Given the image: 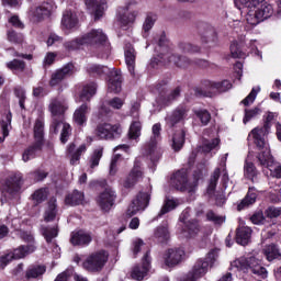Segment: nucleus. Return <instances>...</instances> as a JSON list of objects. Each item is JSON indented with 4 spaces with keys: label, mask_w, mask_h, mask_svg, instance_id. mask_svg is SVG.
I'll use <instances>...</instances> for the list:
<instances>
[{
    "label": "nucleus",
    "mask_w": 281,
    "mask_h": 281,
    "mask_svg": "<svg viewBox=\"0 0 281 281\" xmlns=\"http://www.w3.org/2000/svg\"><path fill=\"white\" fill-rule=\"evenodd\" d=\"M199 34L203 45H216L218 42V33H216V29L209 24H201L199 26Z\"/></svg>",
    "instance_id": "18"
},
{
    "label": "nucleus",
    "mask_w": 281,
    "mask_h": 281,
    "mask_svg": "<svg viewBox=\"0 0 281 281\" xmlns=\"http://www.w3.org/2000/svg\"><path fill=\"white\" fill-rule=\"evenodd\" d=\"M268 218H278L281 216V207L270 206L265 211Z\"/></svg>",
    "instance_id": "64"
},
{
    "label": "nucleus",
    "mask_w": 281,
    "mask_h": 281,
    "mask_svg": "<svg viewBox=\"0 0 281 281\" xmlns=\"http://www.w3.org/2000/svg\"><path fill=\"white\" fill-rule=\"evenodd\" d=\"M87 153V145L82 144L80 147L76 149V144L71 143L67 147V155L70 156V164L71 166H76L78 161H80V157L82 154Z\"/></svg>",
    "instance_id": "28"
},
{
    "label": "nucleus",
    "mask_w": 281,
    "mask_h": 281,
    "mask_svg": "<svg viewBox=\"0 0 281 281\" xmlns=\"http://www.w3.org/2000/svg\"><path fill=\"white\" fill-rule=\"evenodd\" d=\"M150 203V191H140L138 194L132 200L131 204L127 207L126 216L131 218L135 216L137 212H144L146 207H148Z\"/></svg>",
    "instance_id": "10"
},
{
    "label": "nucleus",
    "mask_w": 281,
    "mask_h": 281,
    "mask_svg": "<svg viewBox=\"0 0 281 281\" xmlns=\"http://www.w3.org/2000/svg\"><path fill=\"white\" fill-rule=\"evenodd\" d=\"M262 133V130H258V127H255L249 135H252L255 144L258 150H260V153L257 155L259 166H262L263 168H269V164H271L272 161L271 150L269 149V146H267V142H265Z\"/></svg>",
    "instance_id": "3"
},
{
    "label": "nucleus",
    "mask_w": 281,
    "mask_h": 281,
    "mask_svg": "<svg viewBox=\"0 0 281 281\" xmlns=\"http://www.w3.org/2000/svg\"><path fill=\"white\" fill-rule=\"evenodd\" d=\"M91 240H93V237L85 231L74 232L70 236V243L75 247H87L91 244Z\"/></svg>",
    "instance_id": "23"
},
{
    "label": "nucleus",
    "mask_w": 281,
    "mask_h": 281,
    "mask_svg": "<svg viewBox=\"0 0 281 281\" xmlns=\"http://www.w3.org/2000/svg\"><path fill=\"white\" fill-rule=\"evenodd\" d=\"M80 45H92L98 49V58H109L111 49L109 44H106V35L102 30H91L89 33L85 34L82 37L72 40L65 43L66 49H78Z\"/></svg>",
    "instance_id": "1"
},
{
    "label": "nucleus",
    "mask_w": 281,
    "mask_h": 281,
    "mask_svg": "<svg viewBox=\"0 0 281 281\" xmlns=\"http://www.w3.org/2000/svg\"><path fill=\"white\" fill-rule=\"evenodd\" d=\"M60 128V142L61 144H67L71 135V125L65 122V116H52V122L49 126L50 135H58Z\"/></svg>",
    "instance_id": "8"
},
{
    "label": "nucleus",
    "mask_w": 281,
    "mask_h": 281,
    "mask_svg": "<svg viewBox=\"0 0 281 281\" xmlns=\"http://www.w3.org/2000/svg\"><path fill=\"white\" fill-rule=\"evenodd\" d=\"M153 136L146 147L147 155H149L151 161H157L161 157V151L157 149V139H159L161 135V124L156 123L153 125Z\"/></svg>",
    "instance_id": "16"
},
{
    "label": "nucleus",
    "mask_w": 281,
    "mask_h": 281,
    "mask_svg": "<svg viewBox=\"0 0 281 281\" xmlns=\"http://www.w3.org/2000/svg\"><path fill=\"white\" fill-rule=\"evenodd\" d=\"M125 63L132 76H135V48L131 45L125 48Z\"/></svg>",
    "instance_id": "40"
},
{
    "label": "nucleus",
    "mask_w": 281,
    "mask_h": 281,
    "mask_svg": "<svg viewBox=\"0 0 281 281\" xmlns=\"http://www.w3.org/2000/svg\"><path fill=\"white\" fill-rule=\"evenodd\" d=\"M186 229H187V235H184L187 238L192 236H196L199 232H201V224H199V221L196 220H190L186 222Z\"/></svg>",
    "instance_id": "46"
},
{
    "label": "nucleus",
    "mask_w": 281,
    "mask_h": 281,
    "mask_svg": "<svg viewBox=\"0 0 281 281\" xmlns=\"http://www.w3.org/2000/svg\"><path fill=\"white\" fill-rule=\"evenodd\" d=\"M170 184L180 192H188L189 194L196 192V182L188 181V171L186 169L176 171L171 176Z\"/></svg>",
    "instance_id": "6"
},
{
    "label": "nucleus",
    "mask_w": 281,
    "mask_h": 281,
    "mask_svg": "<svg viewBox=\"0 0 281 281\" xmlns=\"http://www.w3.org/2000/svg\"><path fill=\"white\" fill-rule=\"evenodd\" d=\"M186 251L181 248H170L165 252V265L167 267H177L181 260H183Z\"/></svg>",
    "instance_id": "21"
},
{
    "label": "nucleus",
    "mask_w": 281,
    "mask_h": 281,
    "mask_svg": "<svg viewBox=\"0 0 281 281\" xmlns=\"http://www.w3.org/2000/svg\"><path fill=\"white\" fill-rule=\"evenodd\" d=\"M47 271V267L41 265H32L26 271L24 278L26 280H36V278H42Z\"/></svg>",
    "instance_id": "34"
},
{
    "label": "nucleus",
    "mask_w": 281,
    "mask_h": 281,
    "mask_svg": "<svg viewBox=\"0 0 281 281\" xmlns=\"http://www.w3.org/2000/svg\"><path fill=\"white\" fill-rule=\"evenodd\" d=\"M154 239L156 243H168L170 239V233L168 232V227L166 226H158L154 231Z\"/></svg>",
    "instance_id": "44"
},
{
    "label": "nucleus",
    "mask_w": 281,
    "mask_h": 281,
    "mask_svg": "<svg viewBox=\"0 0 281 281\" xmlns=\"http://www.w3.org/2000/svg\"><path fill=\"white\" fill-rule=\"evenodd\" d=\"M41 234L46 243H52L58 236V224L54 226H41Z\"/></svg>",
    "instance_id": "43"
},
{
    "label": "nucleus",
    "mask_w": 281,
    "mask_h": 281,
    "mask_svg": "<svg viewBox=\"0 0 281 281\" xmlns=\"http://www.w3.org/2000/svg\"><path fill=\"white\" fill-rule=\"evenodd\" d=\"M177 205H179L177 203L176 200H170L167 199L160 210V212L158 213V215L156 217H154L153 221H158L159 218H161V216H164L165 214H168V212H172V210H175L177 207Z\"/></svg>",
    "instance_id": "48"
},
{
    "label": "nucleus",
    "mask_w": 281,
    "mask_h": 281,
    "mask_svg": "<svg viewBox=\"0 0 281 281\" xmlns=\"http://www.w3.org/2000/svg\"><path fill=\"white\" fill-rule=\"evenodd\" d=\"M106 262H109V254L105 250H100L89 255L81 263V267L89 273H100Z\"/></svg>",
    "instance_id": "5"
},
{
    "label": "nucleus",
    "mask_w": 281,
    "mask_h": 281,
    "mask_svg": "<svg viewBox=\"0 0 281 281\" xmlns=\"http://www.w3.org/2000/svg\"><path fill=\"white\" fill-rule=\"evenodd\" d=\"M128 7L119 8L117 21L120 22L121 27H128L135 23V18L137 16L136 12L127 13Z\"/></svg>",
    "instance_id": "27"
},
{
    "label": "nucleus",
    "mask_w": 281,
    "mask_h": 281,
    "mask_svg": "<svg viewBox=\"0 0 281 281\" xmlns=\"http://www.w3.org/2000/svg\"><path fill=\"white\" fill-rule=\"evenodd\" d=\"M231 54L233 58H247V54L240 50V48L238 47V43L236 42H233V44H231Z\"/></svg>",
    "instance_id": "63"
},
{
    "label": "nucleus",
    "mask_w": 281,
    "mask_h": 281,
    "mask_svg": "<svg viewBox=\"0 0 281 281\" xmlns=\"http://www.w3.org/2000/svg\"><path fill=\"white\" fill-rule=\"evenodd\" d=\"M103 153H104V148L102 147L94 149L89 161L90 168H98V166H100V160L102 159Z\"/></svg>",
    "instance_id": "54"
},
{
    "label": "nucleus",
    "mask_w": 281,
    "mask_h": 281,
    "mask_svg": "<svg viewBox=\"0 0 281 281\" xmlns=\"http://www.w3.org/2000/svg\"><path fill=\"white\" fill-rule=\"evenodd\" d=\"M218 144H221V139L218 138H213L211 140L205 139L202 143L201 150L202 153H212V150H214Z\"/></svg>",
    "instance_id": "57"
},
{
    "label": "nucleus",
    "mask_w": 281,
    "mask_h": 281,
    "mask_svg": "<svg viewBox=\"0 0 281 281\" xmlns=\"http://www.w3.org/2000/svg\"><path fill=\"white\" fill-rule=\"evenodd\" d=\"M97 91L98 85H95V82L85 85L79 93V97L76 99V102H91V98L95 95Z\"/></svg>",
    "instance_id": "25"
},
{
    "label": "nucleus",
    "mask_w": 281,
    "mask_h": 281,
    "mask_svg": "<svg viewBox=\"0 0 281 281\" xmlns=\"http://www.w3.org/2000/svg\"><path fill=\"white\" fill-rule=\"evenodd\" d=\"M178 47L183 54H201V46L190 42H180Z\"/></svg>",
    "instance_id": "45"
},
{
    "label": "nucleus",
    "mask_w": 281,
    "mask_h": 281,
    "mask_svg": "<svg viewBox=\"0 0 281 281\" xmlns=\"http://www.w3.org/2000/svg\"><path fill=\"white\" fill-rule=\"evenodd\" d=\"M140 135H142V122L133 121L128 131L130 139H138Z\"/></svg>",
    "instance_id": "52"
},
{
    "label": "nucleus",
    "mask_w": 281,
    "mask_h": 281,
    "mask_svg": "<svg viewBox=\"0 0 281 281\" xmlns=\"http://www.w3.org/2000/svg\"><path fill=\"white\" fill-rule=\"evenodd\" d=\"M43 150V143L34 142L33 145L29 146L22 154L23 161L27 162L30 159H34L36 157V153H41Z\"/></svg>",
    "instance_id": "39"
},
{
    "label": "nucleus",
    "mask_w": 281,
    "mask_h": 281,
    "mask_svg": "<svg viewBox=\"0 0 281 281\" xmlns=\"http://www.w3.org/2000/svg\"><path fill=\"white\" fill-rule=\"evenodd\" d=\"M108 89L110 93H120V91H122V75L120 74V71H111L108 82Z\"/></svg>",
    "instance_id": "29"
},
{
    "label": "nucleus",
    "mask_w": 281,
    "mask_h": 281,
    "mask_svg": "<svg viewBox=\"0 0 281 281\" xmlns=\"http://www.w3.org/2000/svg\"><path fill=\"white\" fill-rule=\"evenodd\" d=\"M7 67L8 69H10L11 71H25V61L23 60H19V59H13L9 63H7Z\"/></svg>",
    "instance_id": "61"
},
{
    "label": "nucleus",
    "mask_w": 281,
    "mask_h": 281,
    "mask_svg": "<svg viewBox=\"0 0 281 281\" xmlns=\"http://www.w3.org/2000/svg\"><path fill=\"white\" fill-rule=\"evenodd\" d=\"M246 21L249 25H258V23H262V20L258 16L256 11H247Z\"/></svg>",
    "instance_id": "62"
},
{
    "label": "nucleus",
    "mask_w": 281,
    "mask_h": 281,
    "mask_svg": "<svg viewBox=\"0 0 281 281\" xmlns=\"http://www.w3.org/2000/svg\"><path fill=\"white\" fill-rule=\"evenodd\" d=\"M204 87L210 91H218V93H225V91H229L232 89V82L228 80H223L221 82H214L206 80L204 81Z\"/></svg>",
    "instance_id": "32"
},
{
    "label": "nucleus",
    "mask_w": 281,
    "mask_h": 281,
    "mask_svg": "<svg viewBox=\"0 0 281 281\" xmlns=\"http://www.w3.org/2000/svg\"><path fill=\"white\" fill-rule=\"evenodd\" d=\"M193 113L196 115L203 126H207L210 124L212 114H210L207 110H194Z\"/></svg>",
    "instance_id": "56"
},
{
    "label": "nucleus",
    "mask_w": 281,
    "mask_h": 281,
    "mask_svg": "<svg viewBox=\"0 0 281 281\" xmlns=\"http://www.w3.org/2000/svg\"><path fill=\"white\" fill-rule=\"evenodd\" d=\"M87 113H89V105L83 103L75 111L74 122L78 124V126H85L87 123Z\"/></svg>",
    "instance_id": "38"
},
{
    "label": "nucleus",
    "mask_w": 281,
    "mask_h": 281,
    "mask_svg": "<svg viewBox=\"0 0 281 281\" xmlns=\"http://www.w3.org/2000/svg\"><path fill=\"white\" fill-rule=\"evenodd\" d=\"M36 251V246L34 244L30 245H22L18 248H15L12 252L11 256L13 260H21V258H25V256H30V254H34Z\"/></svg>",
    "instance_id": "33"
},
{
    "label": "nucleus",
    "mask_w": 281,
    "mask_h": 281,
    "mask_svg": "<svg viewBox=\"0 0 281 281\" xmlns=\"http://www.w3.org/2000/svg\"><path fill=\"white\" fill-rule=\"evenodd\" d=\"M31 12L34 21L41 23V21L49 19V15L52 14V5L49 3H44L31 10Z\"/></svg>",
    "instance_id": "26"
},
{
    "label": "nucleus",
    "mask_w": 281,
    "mask_h": 281,
    "mask_svg": "<svg viewBox=\"0 0 281 281\" xmlns=\"http://www.w3.org/2000/svg\"><path fill=\"white\" fill-rule=\"evenodd\" d=\"M61 25L66 30H76L78 27V16L71 11H65L61 18Z\"/></svg>",
    "instance_id": "35"
},
{
    "label": "nucleus",
    "mask_w": 281,
    "mask_h": 281,
    "mask_svg": "<svg viewBox=\"0 0 281 281\" xmlns=\"http://www.w3.org/2000/svg\"><path fill=\"white\" fill-rule=\"evenodd\" d=\"M218 179H221V168H216L210 179L209 187L206 189L207 195L212 199V196H215V205L218 207H223L225 205V202L227 199L225 198V193L223 192H216V186L218 184Z\"/></svg>",
    "instance_id": "13"
},
{
    "label": "nucleus",
    "mask_w": 281,
    "mask_h": 281,
    "mask_svg": "<svg viewBox=\"0 0 281 281\" xmlns=\"http://www.w3.org/2000/svg\"><path fill=\"white\" fill-rule=\"evenodd\" d=\"M166 58H168V63H172L176 67H179L180 69H188V67H192V65H194V60L183 55L168 53Z\"/></svg>",
    "instance_id": "24"
},
{
    "label": "nucleus",
    "mask_w": 281,
    "mask_h": 281,
    "mask_svg": "<svg viewBox=\"0 0 281 281\" xmlns=\"http://www.w3.org/2000/svg\"><path fill=\"white\" fill-rule=\"evenodd\" d=\"M244 172L245 177H247V179H250L252 183H256V181H258V170L256 169L254 162L246 161L244 166Z\"/></svg>",
    "instance_id": "47"
},
{
    "label": "nucleus",
    "mask_w": 281,
    "mask_h": 281,
    "mask_svg": "<svg viewBox=\"0 0 281 281\" xmlns=\"http://www.w3.org/2000/svg\"><path fill=\"white\" fill-rule=\"evenodd\" d=\"M206 221L213 223V225H217L218 227H221V225L225 223L226 217L224 215H218L216 212L212 210H209L206 212Z\"/></svg>",
    "instance_id": "49"
},
{
    "label": "nucleus",
    "mask_w": 281,
    "mask_h": 281,
    "mask_svg": "<svg viewBox=\"0 0 281 281\" xmlns=\"http://www.w3.org/2000/svg\"><path fill=\"white\" fill-rule=\"evenodd\" d=\"M166 89H168V81L161 80L156 85V90L158 91L159 95L156 100L159 106L166 108L170 106L175 100H177L181 95V88L177 87L173 91L169 94H166Z\"/></svg>",
    "instance_id": "7"
},
{
    "label": "nucleus",
    "mask_w": 281,
    "mask_h": 281,
    "mask_svg": "<svg viewBox=\"0 0 281 281\" xmlns=\"http://www.w3.org/2000/svg\"><path fill=\"white\" fill-rule=\"evenodd\" d=\"M13 93H14L15 98L19 99L20 108L25 109V100L27 99V97L25 95V89H23V87H21V86H16L13 89Z\"/></svg>",
    "instance_id": "59"
},
{
    "label": "nucleus",
    "mask_w": 281,
    "mask_h": 281,
    "mask_svg": "<svg viewBox=\"0 0 281 281\" xmlns=\"http://www.w3.org/2000/svg\"><path fill=\"white\" fill-rule=\"evenodd\" d=\"M83 201H85V193L78 190H75L72 193H69L65 198L66 205H71V206L82 205Z\"/></svg>",
    "instance_id": "41"
},
{
    "label": "nucleus",
    "mask_w": 281,
    "mask_h": 281,
    "mask_svg": "<svg viewBox=\"0 0 281 281\" xmlns=\"http://www.w3.org/2000/svg\"><path fill=\"white\" fill-rule=\"evenodd\" d=\"M235 5L240 10V8H247L251 10V8H257L255 12L261 19V21H266V19H271L273 16V7L265 2V0H235Z\"/></svg>",
    "instance_id": "4"
},
{
    "label": "nucleus",
    "mask_w": 281,
    "mask_h": 281,
    "mask_svg": "<svg viewBox=\"0 0 281 281\" xmlns=\"http://www.w3.org/2000/svg\"><path fill=\"white\" fill-rule=\"evenodd\" d=\"M168 54H159L157 57H153L150 59V67H153V69H157V67L161 66V65H168Z\"/></svg>",
    "instance_id": "58"
},
{
    "label": "nucleus",
    "mask_w": 281,
    "mask_h": 281,
    "mask_svg": "<svg viewBox=\"0 0 281 281\" xmlns=\"http://www.w3.org/2000/svg\"><path fill=\"white\" fill-rule=\"evenodd\" d=\"M95 135L99 139H119L122 137V126L100 123L95 128Z\"/></svg>",
    "instance_id": "14"
},
{
    "label": "nucleus",
    "mask_w": 281,
    "mask_h": 281,
    "mask_svg": "<svg viewBox=\"0 0 281 281\" xmlns=\"http://www.w3.org/2000/svg\"><path fill=\"white\" fill-rule=\"evenodd\" d=\"M90 76H106L109 74V67L93 64L88 68Z\"/></svg>",
    "instance_id": "53"
},
{
    "label": "nucleus",
    "mask_w": 281,
    "mask_h": 281,
    "mask_svg": "<svg viewBox=\"0 0 281 281\" xmlns=\"http://www.w3.org/2000/svg\"><path fill=\"white\" fill-rule=\"evenodd\" d=\"M21 175H15L13 177H10L7 179L4 186L1 189L2 196L1 203H8V201H12L13 196H16L19 194V191L21 190V181H22Z\"/></svg>",
    "instance_id": "9"
},
{
    "label": "nucleus",
    "mask_w": 281,
    "mask_h": 281,
    "mask_svg": "<svg viewBox=\"0 0 281 281\" xmlns=\"http://www.w3.org/2000/svg\"><path fill=\"white\" fill-rule=\"evenodd\" d=\"M33 133L35 142H37L38 144H44L45 123L41 119H37L35 121Z\"/></svg>",
    "instance_id": "42"
},
{
    "label": "nucleus",
    "mask_w": 281,
    "mask_h": 281,
    "mask_svg": "<svg viewBox=\"0 0 281 281\" xmlns=\"http://www.w3.org/2000/svg\"><path fill=\"white\" fill-rule=\"evenodd\" d=\"M144 179V168L142 167V160L136 158L133 168L130 170L128 175L123 180V188L131 190Z\"/></svg>",
    "instance_id": "12"
},
{
    "label": "nucleus",
    "mask_w": 281,
    "mask_h": 281,
    "mask_svg": "<svg viewBox=\"0 0 281 281\" xmlns=\"http://www.w3.org/2000/svg\"><path fill=\"white\" fill-rule=\"evenodd\" d=\"M150 262H153V258L150 257V250H147L142 259V266H135L132 270L133 280H144L148 276V271H150Z\"/></svg>",
    "instance_id": "17"
},
{
    "label": "nucleus",
    "mask_w": 281,
    "mask_h": 281,
    "mask_svg": "<svg viewBox=\"0 0 281 281\" xmlns=\"http://www.w3.org/2000/svg\"><path fill=\"white\" fill-rule=\"evenodd\" d=\"M71 74H74V64H67L61 69L56 70L50 77V87H57V85H60Z\"/></svg>",
    "instance_id": "22"
},
{
    "label": "nucleus",
    "mask_w": 281,
    "mask_h": 281,
    "mask_svg": "<svg viewBox=\"0 0 281 281\" xmlns=\"http://www.w3.org/2000/svg\"><path fill=\"white\" fill-rule=\"evenodd\" d=\"M57 214H58V207L56 205V198H52L48 201L47 207L44 212L45 223H52V221H56Z\"/></svg>",
    "instance_id": "37"
},
{
    "label": "nucleus",
    "mask_w": 281,
    "mask_h": 281,
    "mask_svg": "<svg viewBox=\"0 0 281 281\" xmlns=\"http://www.w3.org/2000/svg\"><path fill=\"white\" fill-rule=\"evenodd\" d=\"M100 186L104 188V190L99 194L97 203L103 212H109L115 204V191L106 184V180L100 182Z\"/></svg>",
    "instance_id": "11"
},
{
    "label": "nucleus",
    "mask_w": 281,
    "mask_h": 281,
    "mask_svg": "<svg viewBox=\"0 0 281 281\" xmlns=\"http://www.w3.org/2000/svg\"><path fill=\"white\" fill-rule=\"evenodd\" d=\"M48 192L47 189H38L32 194L33 205H41L44 201H47Z\"/></svg>",
    "instance_id": "51"
},
{
    "label": "nucleus",
    "mask_w": 281,
    "mask_h": 281,
    "mask_svg": "<svg viewBox=\"0 0 281 281\" xmlns=\"http://www.w3.org/2000/svg\"><path fill=\"white\" fill-rule=\"evenodd\" d=\"M262 113V110L260 108H254V109H245V115H244V124H247V122H251V120L258 117Z\"/></svg>",
    "instance_id": "60"
},
{
    "label": "nucleus",
    "mask_w": 281,
    "mask_h": 281,
    "mask_svg": "<svg viewBox=\"0 0 281 281\" xmlns=\"http://www.w3.org/2000/svg\"><path fill=\"white\" fill-rule=\"evenodd\" d=\"M232 267H236L239 271H251L255 276H258L259 278H267L268 272L267 268L262 267L260 265V260L256 257H241L239 259H236L232 262Z\"/></svg>",
    "instance_id": "2"
},
{
    "label": "nucleus",
    "mask_w": 281,
    "mask_h": 281,
    "mask_svg": "<svg viewBox=\"0 0 281 281\" xmlns=\"http://www.w3.org/2000/svg\"><path fill=\"white\" fill-rule=\"evenodd\" d=\"M262 254L268 262H273V260H281L280 248L276 244L266 245L262 249Z\"/></svg>",
    "instance_id": "31"
},
{
    "label": "nucleus",
    "mask_w": 281,
    "mask_h": 281,
    "mask_svg": "<svg viewBox=\"0 0 281 281\" xmlns=\"http://www.w3.org/2000/svg\"><path fill=\"white\" fill-rule=\"evenodd\" d=\"M7 40L9 43H12L13 45H21L24 41L23 34L16 33L14 30H9L7 32Z\"/></svg>",
    "instance_id": "55"
},
{
    "label": "nucleus",
    "mask_w": 281,
    "mask_h": 281,
    "mask_svg": "<svg viewBox=\"0 0 281 281\" xmlns=\"http://www.w3.org/2000/svg\"><path fill=\"white\" fill-rule=\"evenodd\" d=\"M52 117H65V111H67V101L60 97L53 98L48 105Z\"/></svg>",
    "instance_id": "20"
},
{
    "label": "nucleus",
    "mask_w": 281,
    "mask_h": 281,
    "mask_svg": "<svg viewBox=\"0 0 281 281\" xmlns=\"http://www.w3.org/2000/svg\"><path fill=\"white\" fill-rule=\"evenodd\" d=\"M188 113H190V108L187 105H178L170 114L165 117L166 126L168 128H175L177 124H181V122H186L188 117Z\"/></svg>",
    "instance_id": "15"
},
{
    "label": "nucleus",
    "mask_w": 281,
    "mask_h": 281,
    "mask_svg": "<svg viewBox=\"0 0 281 281\" xmlns=\"http://www.w3.org/2000/svg\"><path fill=\"white\" fill-rule=\"evenodd\" d=\"M257 195L255 192H248L247 195L240 201L237 205L238 212L245 210V207H249V205H254L256 203Z\"/></svg>",
    "instance_id": "50"
},
{
    "label": "nucleus",
    "mask_w": 281,
    "mask_h": 281,
    "mask_svg": "<svg viewBox=\"0 0 281 281\" xmlns=\"http://www.w3.org/2000/svg\"><path fill=\"white\" fill-rule=\"evenodd\" d=\"M183 144H186V130L180 128L177 130L172 135L171 148L175 150V153H179V150L183 148Z\"/></svg>",
    "instance_id": "36"
},
{
    "label": "nucleus",
    "mask_w": 281,
    "mask_h": 281,
    "mask_svg": "<svg viewBox=\"0 0 281 281\" xmlns=\"http://www.w3.org/2000/svg\"><path fill=\"white\" fill-rule=\"evenodd\" d=\"M251 227L249 226H241L237 228L236 243L243 247L249 245V241L251 240Z\"/></svg>",
    "instance_id": "30"
},
{
    "label": "nucleus",
    "mask_w": 281,
    "mask_h": 281,
    "mask_svg": "<svg viewBox=\"0 0 281 281\" xmlns=\"http://www.w3.org/2000/svg\"><path fill=\"white\" fill-rule=\"evenodd\" d=\"M86 5L94 16V21H100L106 10V0H86Z\"/></svg>",
    "instance_id": "19"
}]
</instances>
